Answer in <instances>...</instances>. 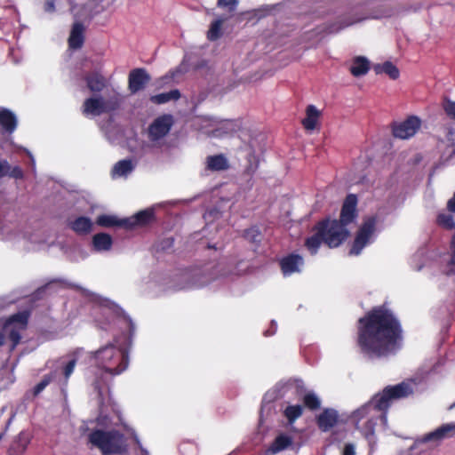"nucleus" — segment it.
Here are the masks:
<instances>
[{
  "instance_id": "nucleus-1",
  "label": "nucleus",
  "mask_w": 455,
  "mask_h": 455,
  "mask_svg": "<svg viewBox=\"0 0 455 455\" xmlns=\"http://www.w3.org/2000/svg\"><path fill=\"white\" fill-rule=\"evenodd\" d=\"M402 341L400 323L384 307H378L358 320L357 345L361 353L371 359L396 352Z\"/></svg>"
},
{
  "instance_id": "nucleus-2",
  "label": "nucleus",
  "mask_w": 455,
  "mask_h": 455,
  "mask_svg": "<svg viewBox=\"0 0 455 455\" xmlns=\"http://www.w3.org/2000/svg\"><path fill=\"white\" fill-rule=\"evenodd\" d=\"M416 385L414 379H408L394 386H387L350 414L351 422L365 437L371 447L376 443L374 430L378 420L386 427L387 409L395 401L411 395L416 389Z\"/></svg>"
},
{
  "instance_id": "nucleus-3",
  "label": "nucleus",
  "mask_w": 455,
  "mask_h": 455,
  "mask_svg": "<svg viewBox=\"0 0 455 455\" xmlns=\"http://www.w3.org/2000/svg\"><path fill=\"white\" fill-rule=\"evenodd\" d=\"M91 358L96 368L93 385L101 396L103 386L108 387L114 377L120 375L128 368V350L119 345L118 340L115 339L113 343L102 346L92 352Z\"/></svg>"
},
{
  "instance_id": "nucleus-4",
  "label": "nucleus",
  "mask_w": 455,
  "mask_h": 455,
  "mask_svg": "<svg viewBox=\"0 0 455 455\" xmlns=\"http://www.w3.org/2000/svg\"><path fill=\"white\" fill-rule=\"evenodd\" d=\"M99 428L92 429L87 435L88 443L98 449L102 455L123 454L127 451L126 438L115 429L119 426L108 415L100 414L97 419Z\"/></svg>"
},
{
  "instance_id": "nucleus-5",
  "label": "nucleus",
  "mask_w": 455,
  "mask_h": 455,
  "mask_svg": "<svg viewBox=\"0 0 455 455\" xmlns=\"http://www.w3.org/2000/svg\"><path fill=\"white\" fill-rule=\"evenodd\" d=\"M357 201H345L340 212L339 220H325L326 227L321 230L323 235L324 243L330 248L339 246L348 236L347 226L355 221L358 216Z\"/></svg>"
},
{
  "instance_id": "nucleus-6",
  "label": "nucleus",
  "mask_w": 455,
  "mask_h": 455,
  "mask_svg": "<svg viewBox=\"0 0 455 455\" xmlns=\"http://www.w3.org/2000/svg\"><path fill=\"white\" fill-rule=\"evenodd\" d=\"M122 101L123 96L118 90L108 89L104 95L93 94L86 99L82 106V112L85 116H98L118 109Z\"/></svg>"
},
{
  "instance_id": "nucleus-7",
  "label": "nucleus",
  "mask_w": 455,
  "mask_h": 455,
  "mask_svg": "<svg viewBox=\"0 0 455 455\" xmlns=\"http://www.w3.org/2000/svg\"><path fill=\"white\" fill-rule=\"evenodd\" d=\"M29 317L28 311L19 312L8 318L4 324V333L0 332V346L4 344V335L12 341L11 349H14L21 339V331L25 330Z\"/></svg>"
},
{
  "instance_id": "nucleus-8",
  "label": "nucleus",
  "mask_w": 455,
  "mask_h": 455,
  "mask_svg": "<svg viewBox=\"0 0 455 455\" xmlns=\"http://www.w3.org/2000/svg\"><path fill=\"white\" fill-rule=\"evenodd\" d=\"M376 224V216H370L363 220V222L360 226L355 235L352 247L349 251L350 255H359L367 245L375 240Z\"/></svg>"
},
{
  "instance_id": "nucleus-9",
  "label": "nucleus",
  "mask_w": 455,
  "mask_h": 455,
  "mask_svg": "<svg viewBox=\"0 0 455 455\" xmlns=\"http://www.w3.org/2000/svg\"><path fill=\"white\" fill-rule=\"evenodd\" d=\"M200 121L201 130L211 137L218 138L232 134L239 128L238 123L233 120L217 121L210 117H203Z\"/></svg>"
},
{
  "instance_id": "nucleus-10",
  "label": "nucleus",
  "mask_w": 455,
  "mask_h": 455,
  "mask_svg": "<svg viewBox=\"0 0 455 455\" xmlns=\"http://www.w3.org/2000/svg\"><path fill=\"white\" fill-rule=\"evenodd\" d=\"M76 364V358L62 356L51 363V375L60 384H67Z\"/></svg>"
},
{
  "instance_id": "nucleus-11",
  "label": "nucleus",
  "mask_w": 455,
  "mask_h": 455,
  "mask_svg": "<svg viewBox=\"0 0 455 455\" xmlns=\"http://www.w3.org/2000/svg\"><path fill=\"white\" fill-rule=\"evenodd\" d=\"M455 435V422L443 424L432 432L419 437L414 442V447L419 444L430 443L436 445L445 438L452 437Z\"/></svg>"
},
{
  "instance_id": "nucleus-12",
  "label": "nucleus",
  "mask_w": 455,
  "mask_h": 455,
  "mask_svg": "<svg viewBox=\"0 0 455 455\" xmlns=\"http://www.w3.org/2000/svg\"><path fill=\"white\" fill-rule=\"evenodd\" d=\"M421 127V120L416 116H411L402 122H395L392 125L393 135L401 140L413 137Z\"/></svg>"
},
{
  "instance_id": "nucleus-13",
  "label": "nucleus",
  "mask_w": 455,
  "mask_h": 455,
  "mask_svg": "<svg viewBox=\"0 0 455 455\" xmlns=\"http://www.w3.org/2000/svg\"><path fill=\"white\" fill-rule=\"evenodd\" d=\"M104 314L112 317L115 323L118 324L121 328L129 330L130 336L134 333L135 325L132 320L127 315L122 308L114 303H108L104 307Z\"/></svg>"
},
{
  "instance_id": "nucleus-14",
  "label": "nucleus",
  "mask_w": 455,
  "mask_h": 455,
  "mask_svg": "<svg viewBox=\"0 0 455 455\" xmlns=\"http://www.w3.org/2000/svg\"><path fill=\"white\" fill-rule=\"evenodd\" d=\"M173 120L170 115L157 117L148 128L149 139L157 141L167 135L172 126Z\"/></svg>"
},
{
  "instance_id": "nucleus-15",
  "label": "nucleus",
  "mask_w": 455,
  "mask_h": 455,
  "mask_svg": "<svg viewBox=\"0 0 455 455\" xmlns=\"http://www.w3.org/2000/svg\"><path fill=\"white\" fill-rule=\"evenodd\" d=\"M150 80L151 76L145 68H134L129 73L128 89L131 93L135 94L143 90Z\"/></svg>"
},
{
  "instance_id": "nucleus-16",
  "label": "nucleus",
  "mask_w": 455,
  "mask_h": 455,
  "mask_svg": "<svg viewBox=\"0 0 455 455\" xmlns=\"http://www.w3.org/2000/svg\"><path fill=\"white\" fill-rule=\"evenodd\" d=\"M280 266L284 276L299 273L304 266V259L295 253L289 254L280 260Z\"/></svg>"
},
{
  "instance_id": "nucleus-17",
  "label": "nucleus",
  "mask_w": 455,
  "mask_h": 455,
  "mask_svg": "<svg viewBox=\"0 0 455 455\" xmlns=\"http://www.w3.org/2000/svg\"><path fill=\"white\" fill-rule=\"evenodd\" d=\"M339 420V413L335 409H324L317 417L316 423L323 432L331 430Z\"/></svg>"
},
{
  "instance_id": "nucleus-18",
  "label": "nucleus",
  "mask_w": 455,
  "mask_h": 455,
  "mask_svg": "<svg viewBox=\"0 0 455 455\" xmlns=\"http://www.w3.org/2000/svg\"><path fill=\"white\" fill-rule=\"evenodd\" d=\"M86 86L91 92L98 94L108 88L107 78L98 71L89 73L84 76Z\"/></svg>"
},
{
  "instance_id": "nucleus-19",
  "label": "nucleus",
  "mask_w": 455,
  "mask_h": 455,
  "mask_svg": "<svg viewBox=\"0 0 455 455\" xmlns=\"http://www.w3.org/2000/svg\"><path fill=\"white\" fill-rule=\"evenodd\" d=\"M293 438L287 434L278 435L272 443L265 450L264 455H275L291 446Z\"/></svg>"
},
{
  "instance_id": "nucleus-20",
  "label": "nucleus",
  "mask_w": 455,
  "mask_h": 455,
  "mask_svg": "<svg viewBox=\"0 0 455 455\" xmlns=\"http://www.w3.org/2000/svg\"><path fill=\"white\" fill-rule=\"evenodd\" d=\"M136 163L132 159H123L116 162L111 170V178L114 180L126 179L135 169Z\"/></svg>"
},
{
  "instance_id": "nucleus-21",
  "label": "nucleus",
  "mask_w": 455,
  "mask_h": 455,
  "mask_svg": "<svg viewBox=\"0 0 455 455\" xmlns=\"http://www.w3.org/2000/svg\"><path fill=\"white\" fill-rule=\"evenodd\" d=\"M126 220H130L126 224V228L131 229L137 226H145L155 220V214L152 208L142 210L132 217L125 218Z\"/></svg>"
},
{
  "instance_id": "nucleus-22",
  "label": "nucleus",
  "mask_w": 455,
  "mask_h": 455,
  "mask_svg": "<svg viewBox=\"0 0 455 455\" xmlns=\"http://www.w3.org/2000/svg\"><path fill=\"white\" fill-rule=\"evenodd\" d=\"M92 248L97 252H106L111 250L113 239L107 233H98L92 236Z\"/></svg>"
},
{
  "instance_id": "nucleus-23",
  "label": "nucleus",
  "mask_w": 455,
  "mask_h": 455,
  "mask_svg": "<svg viewBox=\"0 0 455 455\" xmlns=\"http://www.w3.org/2000/svg\"><path fill=\"white\" fill-rule=\"evenodd\" d=\"M326 223L323 220L316 226V233L306 240L305 245L312 255L317 253L321 243H324L323 235L321 234L322 228L326 227Z\"/></svg>"
},
{
  "instance_id": "nucleus-24",
  "label": "nucleus",
  "mask_w": 455,
  "mask_h": 455,
  "mask_svg": "<svg viewBox=\"0 0 455 455\" xmlns=\"http://www.w3.org/2000/svg\"><path fill=\"white\" fill-rule=\"evenodd\" d=\"M130 220H126L125 218L119 219L117 216L113 214H101L97 217V225L102 228H112V227H124L126 228V224Z\"/></svg>"
},
{
  "instance_id": "nucleus-25",
  "label": "nucleus",
  "mask_w": 455,
  "mask_h": 455,
  "mask_svg": "<svg viewBox=\"0 0 455 455\" xmlns=\"http://www.w3.org/2000/svg\"><path fill=\"white\" fill-rule=\"evenodd\" d=\"M320 116L321 112L315 106L308 105L306 109V117L302 121L304 128L307 131L315 130L317 126Z\"/></svg>"
},
{
  "instance_id": "nucleus-26",
  "label": "nucleus",
  "mask_w": 455,
  "mask_h": 455,
  "mask_svg": "<svg viewBox=\"0 0 455 455\" xmlns=\"http://www.w3.org/2000/svg\"><path fill=\"white\" fill-rule=\"evenodd\" d=\"M84 26L76 22L73 25L69 38L68 44L72 49H79L83 46L84 44Z\"/></svg>"
},
{
  "instance_id": "nucleus-27",
  "label": "nucleus",
  "mask_w": 455,
  "mask_h": 455,
  "mask_svg": "<svg viewBox=\"0 0 455 455\" xmlns=\"http://www.w3.org/2000/svg\"><path fill=\"white\" fill-rule=\"evenodd\" d=\"M93 223L90 218L78 217L70 223L72 230L78 235H87L92 230Z\"/></svg>"
},
{
  "instance_id": "nucleus-28",
  "label": "nucleus",
  "mask_w": 455,
  "mask_h": 455,
  "mask_svg": "<svg viewBox=\"0 0 455 455\" xmlns=\"http://www.w3.org/2000/svg\"><path fill=\"white\" fill-rule=\"evenodd\" d=\"M0 124L6 132L10 133L13 132L17 126V119L15 115L7 109L1 110Z\"/></svg>"
},
{
  "instance_id": "nucleus-29",
  "label": "nucleus",
  "mask_w": 455,
  "mask_h": 455,
  "mask_svg": "<svg viewBox=\"0 0 455 455\" xmlns=\"http://www.w3.org/2000/svg\"><path fill=\"white\" fill-rule=\"evenodd\" d=\"M370 69L369 60L364 57H356L354 59L350 67V72L354 76H362L368 73Z\"/></svg>"
},
{
  "instance_id": "nucleus-30",
  "label": "nucleus",
  "mask_w": 455,
  "mask_h": 455,
  "mask_svg": "<svg viewBox=\"0 0 455 455\" xmlns=\"http://www.w3.org/2000/svg\"><path fill=\"white\" fill-rule=\"evenodd\" d=\"M373 70L377 75L384 73L393 80L397 79L400 76L399 69L390 61L374 65Z\"/></svg>"
},
{
  "instance_id": "nucleus-31",
  "label": "nucleus",
  "mask_w": 455,
  "mask_h": 455,
  "mask_svg": "<svg viewBox=\"0 0 455 455\" xmlns=\"http://www.w3.org/2000/svg\"><path fill=\"white\" fill-rule=\"evenodd\" d=\"M207 167L212 171H223L228 169V164L227 158L222 155L212 156L207 157Z\"/></svg>"
},
{
  "instance_id": "nucleus-32",
  "label": "nucleus",
  "mask_w": 455,
  "mask_h": 455,
  "mask_svg": "<svg viewBox=\"0 0 455 455\" xmlns=\"http://www.w3.org/2000/svg\"><path fill=\"white\" fill-rule=\"evenodd\" d=\"M180 92L179 90H172L167 92L159 93L150 98V100L156 104H164L171 100L180 99Z\"/></svg>"
},
{
  "instance_id": "nucleus-33",
  "label": "nucleus",
  "mask_w": 455,
  "mask_h": 455,
  "mask_svg": "<svg viewBox=\"0 0 455 455\" xmlns=\"http://www.w3.org/2000/svg\"><path fill=\"white\" fill-rule=\"evenodd\" d=\"M302 412L303 408L300 404L288 405L283 411V415L291 425L302 415Z\"/></svg>"
},
{
  "instance_id": "nucleus-34",
  "label": "nucleus",
  "mask_w": 455,
  "mask_h": 455,
  "mask_svg": "<svg viewBox=\"0 0 455 455\" xmlns=\"http://www.w3.org/2000/svg\"><path fill=\"white\" fill-rule=\"evenodd\" d=\"M226 20L225 18L217 19L211 25V28L208 31V38L212 41L218 39L221 35V26L223 22Z\"/></svg>"
},
{
  "instance_id": "nucleus-35",
  "label": "nucleus",
  "mask_w": 455,
  "mask_h": 455,
  "mask_svg": "<svg viewBox=\"0 0 455 455\" xmlns=\"http://www.w3.org/2000/svg\"><path fill=\"white\" fill-rule=\"evenodd\" d=\"M437 224L446 229H452L455 227V222L450 213L440 212L436 219Z\"/></svg>"
},
{
  "instance_id": "nucleus-36",
  "label": "nucleus",
  "mask_w": 455,
  "mask_h": 455,
  "mask_svg": "<svg viewBox=\"0 0 455 455\" xmlns=\"http://www.w3.org/2000/svg\"><path fill=\"white\" fill-rule=\"evenodd\" d=\"M303 402L304 404L311 410L318 409L321 405L319 397L314 392H308L306 394L304 395Z\"/></svg>"
},
{
  "instance_id": "nucleus-37",
  "label": "nucleus",
  "mask_w": 455,
  "mask_h": 455,
  "mask_svg": "<svg viewBox=\"0 0 455 455\" xmlns=\"http://www.w3.org/2000/svg\"><path fill=\"white\" fill-rule=\"evenodd\" d=\"M442 108L445 113V115L452 119L455 120V101L451 100L448 97H444L442 103Z\"/></svg>"
},
{
  "instance_id": "nucleus-38",
  "label": "nucleus",
  "mask_w": 455,
  "mask_h": 455,
  "mask_svg": "<svg viewBox=\"0 0 455 455\" xmlns=\"http://www.w3.org/2000/svg\"><path fill=\"white\" fill-rule=\"evenodd\" d=\"M444 141L449 147L453 148L452 153L455 154V129L447 127L445 129Z\"/></svg>"
},
{
  "instance_id": "nucleus-39",
  "label": "nucleus",
  "mask_w": 455,
  "mask_h": 455,
  "mask_svg": "<svg viewBox=\"0 0 455 455\" xmlns=\"http://www.w3.org/2000/svg\"><path fill=\"white\" fill-rule=\"evenodd\" d=\"M260 233L255 227L251 228L244 232V237L251 243L259 241Z\"/></svg>"
},
{
  "instance_id": "nucleus-40",
  "label": "nucleus",
  "mask_w": 455,
  "mask_h": 455,
  "mask_svg": "<svg viewBox=\"0 0 455 455\" xmlns=\"http://www.w3.org/2000/svg\"><path fill=\"white\" fill-rule=\"evenodd\" d=\"M6 176H8L10 178L16 179V180H20L23 178L24 173H23L22 169L19 165L12 166L9 164V170L7 172Z\"/></svg>"
},
{
  "instance_id": "nucleus-41",
  "label": "nucleus",
  "mask_w": 455,
  "mask_h": 455,
  "mask_svg": "<svg viewBox=\"0 0 455 455\" xmlns=\"http://www.w3.org/2000/svg\"><path fill=\"white\" fill-rule=\"evenodd\" d=\"M120 424L124 427V428L126 431L130 432V433H131V435L133 436L134 441L136 442V443L138 444V446H139V448H140V450L141 455H149L148 451L147 449H145V448L142 446V444L140 443V439H139L138 435H136L135 431H134L133 429H132V428H129L125 424H124V423H122V422H120Z\"/></svg>"
},
{
  "instance_id": "nucleus-42",
  "label": "nucleus",
  "mask_w": 455,
  "mask_h": 455,
  "mask_svg": "<svg viewBox=\"0 0 455 455\" xmlns=\"http://www.w3.org/2000/svg\"><path fill=\"white\" fill-rule=\"evenodd\" d=\"M53 380V378L51 374L45 376L36 387H35V394L37 395L41 393L46 386L49 385L50 382Z\"/></svg>"
},
{
  "instance_id": "nucleus-43",
  "label": "nucleus",
  "mask_w": 455,
  "mask_h": 455,
  "mask_svg": "<svg viewBox=\"0 0 455 455\" xmlns=\"http://www.w3.org/2000/svg\"><path fill=\"white\" fill-rule=\"evenodd\" d=\"M238 0H218L219 7H228L230 12H234L237 6Z\"/></svg>"
},
{
  "instance_id": "nucleus-44",
  "label": "nucleus",
  "mask_w": 455,
  "mask_h": 455,
  "mask_svg": "<svg viewBox=\"0 0 455 455\" xmlns=\"http://www.w3.org/2000/svg\"><path fill=\"white\" fill-rule=\"evenodd\" d=\"M423 256V251H418L412 258L411 259V266L412 267H414L416 270H420L422 267H423V265L422 264H419L417 263L416 261L418 260V259L421 258Z\"/></svg>"
},
{
  "instance_id": "nucleus-45",
  "label": "nucleus",
  "mask_w": 455,
  "mask_h": 455,
  "mask_svg": "<svg viewBox=\"0 0 455 455\" xmlns=\"http://www.w3.org/2000/svg\"><path fill=\"white\" fill-rule=\"evenodd\" d=\"M9 170V163L6 160L0 161V178L5 177Z\"/></svg>"
},
{
  "instance_id": "nucleus-46",
  "label": "nucleus",
  "mask_w": 455,
  "mask_h": 455,
  "mask_svg": "<svg viewBox=\"0 0 455 455\" xmlns=\"http://www.w3.org/2000/svg\"><path fill=\"white\" fill-rule=\"evenodd\" d=\"M343 455H355V447L353 443H347L343 450Z\"/></svg>"
},
{
  "instance_id": "nucleus-47",
  "label": "nucleus",
  "mask_w": 455,
  "mask_h": 455,
  "mask_svg": "<svg viewBox=\"0 0 455 455\" xmlns=\"http://www.w3.org/2000/svg\"><path fill=\"white\" fill-rule=\"evenodd\" d=\"M277 329V324L275 321H272L270 329L265 331V336H272L275 333Z\"/></svg>"
},
{
  "instance_id": "nucleus-48",
  "label": "nucleus",
  "mask_w": 455,
  "mask_h": 455,
  "mask_svg": "<svg viewBox=\"0 0 455 455\" xmlns=\"http://www.w3.org/2000/svg\"><path fill=\"white\" fill-rule=\"evenodd\" d=\"M44 8L46 12H53L55 9L53 1H47Z\"/></svg>"
},
{
  "instance_id": "nucleus-49",
  "label": "nucleus",
  "mask_w": 455,
  "mask_h": 455,
  "mask_svg": "<svg viewBox=\"0 0 455 455\" xmlns=\"http://www.w3.org/2000/svg\"><path fill=\"white\" fill-rule=\"evenodd\" d=\"M447 209L450 212H455V201H448Z\"/></svg>"
},
{
  "instance_id": "nucleus-50",
  "label": "nucleus",
  "mask_w": 455,
  "mask_h": 455,
  "mask_svg": "<svg viewBox=\"0 0 455 455\" xmlns=\"http://www.w3.org/2000/svg\"><path fill=\"white\" fill-rule=\"evenodd\" d=\"M370 181H371L370 179L366 175L361 176L358 180V182H361V183H369Z\"/></svg>"
},
{
  "instance_id": "nucleus-51",
  "label": "nucleus",
  "mask_w": 455,
  "mask_h": 455,
  "mask_svg": "<svg viewBox=\"0 0 455 455\" xmlns=\"http://www.w3.org/2000/svg\"><path fill=\"white\" fill-rule=\"evenodd\" d=\"M28 155L31 161L32 169H35V158L30 152H28Z\"/></svg>"
},
{
  "instance_id": "nucleus-52",
  "label": "nucleus",
  "mask_w": 455,
  "mask_h": 455,
  "mask_svg": "<svg viewBox=\"0 0 455 455\" xmlns=\"http://www.w3.org/2000/svg\"><path fill=\"white\" fill-rule=\"evenodd\" d=\"M351 24H353V22H351V23H347V24H346V25H344V26H342V27H339L338 29H331V32H337V31H339V29L343 28H345V27H348V26H349V25H351Z\"/></svg>"
},
{
  "instance_id": "nucleus-53",
  "label": "nucleus",
  "mask_w": 455,
  "mask_h": 455,
  "mask_svg": "<svg viewBox=\"0 0 455 455\" xmlns=\"http://www.w3.org/2000/svg\"><path fill=\"white\" fill-rule=\"evenodd\" d=\"M346 199H348V200H351V199H357L356 198V196L354 195V194H349L347 195V198Z\"/></svg>"
},
{
  "instance_id": "nucleus-54",
  "label": "nucleus",
  "mask_w": 455,
  "mask_h": 455,
  "mask_svg": "<svg viewBox=\"0 0 455 455\" xmlns=\"http://www.w3.org/2000/svg\"><path fill=\"white\" fill-rule=\"evenodd\" d=\"M192 286H194V285L193 284H188V285L180 287V289L190 288Z\"/></svg>"
},
{
  "instance_id": "nucleus-55",
  "label": "nucleus",
  "mask_w": 455,
  "mask_h": 455,
  "mask_svg": "<svg viewBox=\"0 0 455 455\" xmlns=\"http://www.w3.org/2000/svg\"><path fill=\"white\" fill-rule=\"evenodd\" d=\"M256 168H257V166H255L253 169L250 168V171L253 172H255Z\"/></svg>"
},
{
  "instance_id": "nucleus-56",
  "label": "nucleus",
  "mask_w": 455,
  "mask_h": 455,
  "mask_svg": "<svg viewBox=\"0 0 455 455\" xmlns=\"http://www.w3.org/2000/svg\"><path fill=\"white\" fill-rule=\"evenodd\" d=\"M12 417L9 419L8 424H10L12 422Z\"/></svg>"
},
{
  "instance_id": "nucleus-57",
  "label": "nucleus",
  "mask_w": 455,
  "mask_h": 455,
  "mask_svg": "<svg viewBox=\"0 0 455 455\" xmlns=\"http://www.w3.org/2000/svg\"><path fill=\"white\" fill-rule=\"evenodd\" d=\"M2 438H3V435H2V434H0V440H1Z\"/></svg>"
},
{
  "instance_id": "nucleus-58",
  "label": "nucleus",
  "mask_w": 455,
  "mask_h": 455,
  "mask_svg": "<svg viewBox=\"0 0 455 455\" xmlns=\"http://www.w3.org/2000/svg\"><path fill=\"white\" fill-rule=\"evenodd\" d=\"M451 199H455V192H454L453 197Z\"/></svg>"
}]
</instances>
